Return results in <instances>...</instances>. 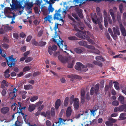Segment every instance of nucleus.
Wrapping results in <instances>:
<instances>
[{
  "mask_svg": "<svg viewBox=\"0 0 126 126\" xmlns=\"http://www.w3.org/2000/svg\"><path fill=\"white\" fill-rule=\"evenodd\" d=\"M98 106H97L96 105H95L93 107V109L92 110H90V111L91 112V113H92L93 115H94L95 112L96 111L98 110Z\"/></svg>",
  "mask_w": 126,
  "mask_h": 126,
  "instance_id": "obj_25",
  "label": "nucleus"
},
{
  "mask_svg": "<svg viewBox=\"0 0 126 126\" xmlns=\"http://www.w3.org/2000/svg\"><path fill=\"white\" fill-rule=\"evenodd\" d=\"M60 48L62 51H63L64 49L66 50L67 48V46L66 45L64 44L61 46V48Z\"/></svg>",
  "mask_w": 126,
  "mask_h": 126,
  "instance_id": "obj_43",
  "label": "nucleus"
},
{
  "mask_svg": "<svg viewBox=\"0 0 126 126\" xmlns=\"http://www.w3.org/2000/svg\"><path fill=\"white\" fill-rule=\"evenodd\" d=\"M87 46V47L89 49H90L93 50V51L95 48L94 47L90 45H86Z\"/></svg>",
  "mask_w": 126,
  "mask_h": 126,
  "instance_id": "obj_60",
  "label": "nucleus"
},
{
  "mask_svg": "<svg viewBox=\"0 0 126 126\" xmlns=\"http://www.w3.org/2000/svg\"><path fill=\"white\" fill-rule=\"evenodd\" d=\"M46 113V117L48 118V119L50 118V111L49 110H47V111Z\"/></svg>",
  "mask_w": 126,
  "mask_h": 126,
  "instance_id": "obj_40",
  "label": "nucleus"
},
{
  "mask_svg": "<svg viewBox=\"0 0 126 126\" xmlns=\"http://www.w3.org/2000/svg\"><path fill=\"white\" fill-rule=\"evenodd\" d=\"M93 63L96 65H98L100 67H102V64L101 62H98L96 61H94L93 62Z\"/></svg>",
  "mask_w": 126,
  "mask_h": 126,
  "instance_id": "obj_33",
  "label": "nucleus"
},
{
  "mask_svg": "<svg viewBox=\"0 0 126 126\" xmlns=\"http://www.w3.org/2000/svg\"><path fill=\"white\" fill-rule=\"evenodd\" d=\"M114 34V35L119 36L120 35V32L119 28L117 27H113L112 28Z\"/></svg>",
  "mask_w": 126,
  "mask_h": 126,
  "instance_id": "obj_16",
  "label": "nucleus"
},
{
  "mask_svg": "<svg viewBox=\"0 0 126 126\" xmlns=\"http://www.w3.org/2000/svg\"><path fill=\"white\" fill-rule=\"evenodd\" d=\"M85 92L84 90H82L81 92V97H85Z\"/></svg>",
  "mask_w": 126,
  "mask_h": 126,
  "instance_id": "obj_58",
  "label": "nucleus"
},
{
  "mask_svg": "<svg viewBox=\"0 0 126 126\" xmlns=\"http://www.w3.org/2000/svg\"><path fill=\"white\" fill-rule=\"evenodd\" d=\"M125 100L124 97L122 95H120L118 98V100L122 104H124Z\"/></svg>",
  "mask_w": 126,
  "mask_h": 126,
  "instance_id": "obj_22",
  "label": "nucleus"
},
{
  "mask_svg": "<svg viewBox=\"0 0 126 126\" xmlns=\"http://www.w3.org/2000/svg\"><path fill=\"white\" fill-rule=\"evenodd\" d=\"M2 47L5 49H7L9 47V46L8 45L5 43H3L2 45Z\"/></svg>",
  "mask_w": 126,
  "mask_h": 126,
  "instance_id": "obj_42",
  "label": "nucleus"
},
{
  "mask_svg": "<svg viewBox=\"0 0 126 126\" xmlns=\"http://www.w3.org/2000/svg\"><path fill=\"white\" fill-rule=\"evenodd\" d=\"M18 106L17 108V111L16 113H18L19 114L21 113L23 117L24 121H26V117L27 115L25 114L22 112V110L23 109L24 110H25L26 108V107L25 106L21 107L20 103V102H18Z\"/></svg>",
  "mask_w": 126,
  "mask_h": 126,
  "instance_id": "obj_2",
  "label": "nucleus"
},
{
  "mask_svg": "<svg viewBox=\"0 0 126 126\" xmlns=\"http://www.w3.org/2000/svg\"><path fill=\"white\" fill-rule=\"evenodd\" d=\"M99 84L97 83L95 85L94 88V91L95 94L97 95L98 93V91L99 89Z\"/></svg>",
  "mask_w": 126,
  "mask_h": 126,
  "instance_id": "obj_18",
  "label": "nucleus"
},
{
  "mask_svg": "<svg viewBox=\"0 0 126 126\" xmlns=\"http://www.w3.org/2000/svg\"><path fill=\"white\" fill-rule=\"evenodd\" d=\"M21 122L18 120L15 122V126H21Z\"/></svg>",
  "mask_w": 126,
  "mask_h": 126,
  "instance_id": "obj_51",
  "label": "nucleus"
},
{
  "mask_svg": "<svg viewBox=\"0 0 126 126\" xmlns=\"http://www.w3.org/2000/svg\"><path fill=\"white\" fill-rule=\"evenodd\" d=\"M73 105L74 108L75 110H78L79 109V105L78 98H75Z\"/></svg>",
  "mask_w": 126,
  "mask_h": 126,
  "instance_id": "obj_9",
  "label": "nucleus"
},
{
  "mask_svg": "<svg viewBox=\"0 0 126 126\" xmlns=\"http://www.w3.org/2000/svg\"><path fill=\"white\" fill-rule=\"evenodd\" d=\"M38 107L37 108V110L40 111H41L43 109L44 107V105H41L40 106H38Z\"/></svg>",
  "mask_w": 126,
  "mask_h": 126,
  "instance_id": "obj_46",
  "label": "nucleus"
},
{
  "mask_svg": "<svg viewBox=\"0 0 126 126\" xmlns=\"http://www.w3.org/2000/svg\"><path fill=\"white\" fill-rule=\"evenodd\" d=\"M58 29V24H56L55 25V26L54 27V29L55 31V34L54 36V38H56L57 36L58 37H59V38H60V36H58V35H57V31H56V30Z\"/></svg>",
  "mask_w": 126,
  "mask_h": 126,
  "instance_id": "obj_24",
  "label": "nucleus"
},
{
  "mask_svg": "<svg viewBox=\"0 0 126 126\" xmlns=\"http://www.w3.org/2000/svg\"><path fill=\"white\" fill-rule=\"evenodd\" d=\"M75 99L74 95H73L71 96L69 99V103L70 105L72 104L73 102H74Z\"/></svg>",
  "mask_w": 126,
  "mask_h": 126,
  "instance_id": "obj_35",
  "label": "nucleus"
},
{
  "mask_svg": "<svg viewBox=\"0 0 126 126\" xmlns=\"http://www.w3.org/2000/svg\"><path fill=\"white\" fill-rule=\"evenodd\" d=\"M75 61L74 60H70L69 61L67 67L69 68H72L74 64Z\"/></svg>",
  "mask_w": 126,
  "mask_h": 126,
  "instance_id": "obj_21",
  "label": "nucleus"
},
{
  "mask_svg": "<svg viewBox=\"0 0 126 126\" xmlns=\"http://www.w3.org/2000/svg\"><path fill=\"white\" fill-rule=\"evenodd\" d=\"M24 88L26 90L32 89V86L31 85H24Z\"/></svg>",
  "mask_w": 126,
  "mask_h": 126,
  "instance_id": "obj_30",
  "label": "nucleus"
},
{
  "mask_svg": "<svg viewBox=\"0 0 126 126\" xmlns=\"http://www.w3.org/2000/svg\"><path fill=\"white\" fill-rule=\"evenodd\" d=\"M9 109L8 107H5L2 108L0 110V112L2 113L5 114L8 113Z\"/></svg>",
  "mask_w": 126,
  "mask_h": 126,
  "instance_id": "obj_11",
  "label": "nucleus"
},
{
  "mask_svg": "<svg viewBox=\"0 0 126 126\" xmlns=\"http://www.w3.org/2000/svg\"><path fill=\"white\" fill-rule=\"evenodd\" d=\"M119 83L117 82H115V83L114 84V87L115 89L117 90H118L119 89V87L118 85Z\"/></svg>",
  "mask_w": 126,
  "mask_h": 126,
  "instance_id": "obj_49",
  "label": "nucleus"
},
{
  "mask_svg": "<svg viewBox=\"0 0 126 126\" xmlns=\"http://www.w3.org/2000/svg\"><path fill=\"white\" fill-rule=\"evenodd\" d=\"M87 1V0H74V1H75L77 4L79 3L83 4Z\"/></svg>",
  "mask_w": 126,
  "mask_h": 126,
  "instance_id": "obj_29",
  "label": "nucleus"
},
{
  "mask_svg": "<svg viewBox=\"0 0 126 126\" xmlns=\"http://www.w3.org/2000/svg\"><path fill=\"white\" fill-rule=\"evenodd\" d=\"M60 11V8L58 10L57 12L56 13L54 14L53 19L55 20L56 19L57 20H59L63 21V17L61 16V15L59 14Z\"/></svg>",
  "mask_w": 126,
  "mask_h": 126,
  "instance_id": "obj_3",
  "label": "nucleus"
},
{
  "mask_svg": "<svg viewBox=\"0 0 126 126\" xmlns=\"http://www.w3.org/2000/svg\"><path fill=\"white\" fill-rule=\"evenodd\" d=\"M53 20L52 16V15H48L44 18V22H46L48 21L50 23H51V20Z\"/></svg>",
  "mask_w": 126,
  "mask_h": 126,
  "instance_id": "obj_14",
  "label": "nucleus"
},
{
  "mask_svg": "<svg viewBox=\"0 0 126 126\" xmlns=\"http://www.w3.org/2000/svg\"><path fill=\"white\" fill-rule=\"evenodd\" d=\"M31 68L29 66H27L25 67L23 69V71L24 72H26L29 70Z\"/></svg>",
  "mask_w": 126,
  "mask_h": 126,
  "instance_id": "obj_38",
  "label": "nucleus"
},
{
  "mask_svg": "<svg viewBox=\"0 0 126 126\" xmlns=\"http://www.w3.org/2000/svg\"><path fill=\"white\" fill-rule=\"evenodd\" d=\"M107 19L108 20L110 24L112 23V21L110 17H107V16H105L104 18V23L105 27H107L108 26V22Z\"/></svg>",
  "mask_w": 126,
  "mask_h": 126,
  "instance_id": "obj_7",
  "label": "nucleus"
},
{
  "mask_svg": "<svg viewBox=\"0 0 126 126\" xmlns=\"http://www.w3.org/2000/svg\"><path fill=\"white\" fill-rule=\"evenodd\" d=\"M4 29L6 31L8 32L9 31H11L12 29L8 25H7L4 26Z\"/></svg>",
  "mask_w": 126,
  "mask_h": 126,
  "instance_id": "obj_36",
  "label": "nucleus"
},
{
  "mask_svg": "<svg viewBox=\"0 0 126 126\" xmlns=\"http://www.w3.org/2000/svg\"><path fill=\"white\" fill-rule=\"evenodd\" d=\"M73 16L77 21H79V19L78 18L76 14L73 13L72 14Z\"/></svg>",
  "mask_w": 126,
  "mask_h": 126,
  "instance_id": "obj_50",
  "label": "nucleus"
},
{
  "mask_svg": "<svg viewBox=\"0 0 126 126\" xmlns=\"http://www.w3.org/2000/svg\"><path fill=\"white\" fill-rule=\"evenodd\" d=\"M25 5L27 6V8L28 9H30L33 6V4L32 2H27L25 3Z\"/></svg>",
  "mask_w": 126,
  "mask_h": 126,
  "instance_id": "obj_20",
  "label": "nucleus"
},
{
  "mask_svg": "<svg viewBox=\"0 0 126 126\" xmlns=\"http://www.w3.org/2000/svg\"><path fill=\"white\" fill-rule=\"evenodd\" d=\"M54 10V8L52 7V5H49L48 8L49 12H52Z\"/></svg>",
  "mask_w": 126,
  "mask_h": 126,
  "instance_id": "obj_45",
  "label": "nucleus"
},
{
  "mask_svg": "<svg viewBox=\"0 0 126 126\" xmlns=\"http://www.w3.org/2000/svg\"><path fill=\"white\" fill-rule=\"evenodd\" d=\"M38 96H32L30 98V101L32 102H33L37 100L38 98Z\"/></svg>",
  "mask_w": 126,
  "mask_h": 126,
  "instance_id": "obj_34",
  "label": "nucleus"
},
{
  "mask_svg": "<svg viewBox=\"0 0 126 126\" xmlns=\"http://www.w3.org/2000/svg\"><path fill=\"white\" fill-rule=\"evenodd\" d=\"M26 46H24L21 48V51L23 52L26 51Z\"/></svg>",
  "mask_w": 126,
  "mask_h": 126,
  "instance_id": "obj_59",
  "label": "nucleus"
},
{
  "mask_svg": "<svg viewBox=\"0 0 126 126\" xmlns=\"http://www.w3.org/2000/svg\"><path fill=\"white\" fill-rule=\"evenodd\" d=\"M61 100L60 99H58L56 101L55 104V107L56 110L58 109L61 105Z\"/></svg>",
  "mask_w": 126,
  "mask_h": 126,
  "instance_id": "obj_19",
  "label": "nucleus"
},
{
  "mask_svg": "<svg viewBox=\"0 0 126 126\" xmlns=\"http://www.w3.org/2000/svg\"><path fill=\"white\" fill-rule=\"evenodd\" d=\"M92 19L93 22L95 23H97V22L98 23L99 21V19L97 18L95 13L93 16H92Z\"/></svg>",
  "mask_w": 126,
  "mask_h": 126,
  "instance_id": "obj_13",
  "label": "nucleus"
},
{
  "mask_svg": "<svg viewBox=\"0 0 126 126\" xmlns=\"http://www.w3.org/2000/svg\"><path fill=\"white\" fill-rule=\"evenodd\" d=\"M57 49V46L55 45H54L51 46H49L48 47V53L50 55H52L53 53V51H55Z\"/></svg>",
  "mask_w": 126,
  "mask_h": 126,
  "instance_id": "obj_6",
  "label": "nucleus"
},
{
  "mask_svg": "<svg viewBox=\"0 0 126 126\" xmlns=\"http://www.w3.org/2000/svg\"><path fill=\"white\" fill-rule=\"evenodd\" d=\"M79 44L81 46H85V45H86V44H87V43L86 42L82 41H79L78 42Z\"/></svg>",
  "mask_w": 126,
  "mask_h": 126,
  "instance_id": "obj_41",
  "label": "nucleus"
},
{
  "mask_svg": "<svg viewBox=\"0 0 126 126\" xmlns=\"http://www.w3.org/2000/svg\"><path fill=\"white\" fill-rule=\"evenodd\" d=\"M126 114L125 113H122L120 114L119 118L122 120H125L126 119V117L124 116H125Z\"/></svg>",
  "mask_w": 126,
  "mask_h": 126,
  "instance_id": "obj_37",
  "label": "nucleus"
},
{
  "mask_svg": "<svg viewBox=\"0 0 126 126\" xmlns=\"http://www.w3.org/2000/svg\"><path fill=\"white\" fill-rule=\"evenodd\" d=\"M55 109L53 107H52L50 110V115L52 116H54L55 115Z\"/></svg>",
  "mask_w": 126,
  "mask_h": 126,
  "instance_id": "obj_32",
  "label": "nucleus"
},
{
  "mask_svg": "<svg viewBox=\"0 0 126 126\" xmlns=\"http://www.w3.org/2000/svg\"><path fill=\"white\" fill-rule=\"evenodd\" d=\"M58 59L63 63H64L67 62L68 59L67 57H63L62 55H59L58 57Z\"/></svg>",
  "mask_w": 126,
  "mask_h": 126,
  "instance_id": "obj_12",
  "label": "nucleus"
},
{
  "mask_svg": "<svg viewBox=\"0 0 126 126\" xmlns=\"http://www.w3.org/2000/svg\"><path fill=\"white\" fill-rule=\"evenodd\" d=\"M36 106L34 104H30L29 106L28 110L30 112L33 111L35 109Z\"/></svg>",
  "mask_w": 126,
  "mask_h": 126,
  "instance_id": "obj_17",
  "label": "nucleus"
},
{
  "mask_svg": "<svg viewBox=\"0 0 126 126\" xmlns=\"http://www.w3.org/2000/svg\"><path fill=\"white\" fill-rule=\"evenodd\" d=\"M85 97H81V103L82 104H84L85 102Z\"/></svg>",
  "mask_w": 126,
  "mask_h": 126,
  "instance_id": "obj_54",
  "label": "nucleus"
},
{
  "mask_svg": "<svg viewBox=\"0 0 126 126\" xmlns=\"http://www.w3.org/2000/svg\"><path fill=\"white\" fill-rule=\"evenodd\" d=\"M13 35L14 37L16 39H18L19 37V35L18 33H14L13 34Z\"/></svg>",
  "mask_w": 126,
  "mask_h": 126,
  "instance_id": "obj_57",
  "label": "nucleus"
},
{
  "mask_svg": "<svg viewBox=\"0 0 126 126\" xmlns=\"http://www.w3.org/2000/svg\"><path fill=\"white\" fill-rule=\"evenodd\" d=\"M105 124L107 126H112L113 124L112 122L109 121H107L105 122Z\"/></svg>",
  "mask_w": 126,
  "mask_h": 126,
  "instance_id": "obj_56",
  "label": "nucleus"
},
{
  "mask_svg": "<svg viewBox=\"0 0 126 126\" xmlns=\"http://www.w3.org/2000/svg\"><path fill=\"white\" fill-rule=\"evenodd\" d=\"M90 92L91 95H93V94L94 92V87H92L91 88Z\"/></svg>",
  "mask_w": 126,
  "mask_h": 126,
  "instance_id": "obj_63",
  "label": "nucleus"
},
{
  "mask_svg": "<svg viewBox=\"0 0 126 126\" xmlns=\"http://www.w3.org/2000/svg\"><path fill=\"white\" fill-rule=\"evenodd\" d=\"M112 105L114 106H117L119 104V102L117 101H113L112 103Z\"/></svg>",
  "mask_w": 126,
  "mask_h": 126,
  "instance_id": "obj_47",
  "label": "nucleus"
},
{
  "mask_svg": "<svg viewBox=\"0 0 126 126\" xmlns=\"http://www.w3.org/2000/svg\"><path fill=\"white\" fill-rule=\"evenodd\" d=\"M75 35L77 37L81 39H84L88 38V36L86 34V33L83 32H77L76 33Z\"/></svg>",
  "mask_w": 126,
  "mask_h": 126,
  "instance_id": "obj_4",
  "label": "nucleus"
},
{
  "mask_svg": "<svg viewBox=\"0 0 126 126\" xmlns=\"http://www.w3.org/2000/svg\"><path fill=\"white\" fill-rule=\"evenodd\" d=\"M3 41L4 43H9V40L5 37H3Z\"/></svg>",
  "mask_w": 126,
  "mask_h": 126,
  "instance_id": "obj_55",
  "label": "nucleus"
},
{
  "mask_svg": "<svg viewBox=\"0 0 126 126\" xmlns=\"http://www.w3.org/2000/svg\"><path fill=\"white\" fill-rule=\"evenodd\" d=\"M75 10L79 16L80 18L82 19L83 18L82 10L78 7H76L75 9Z\"/></svg>",
  "mask_w": 126,
  "mask_h": 126,
  "instance_id": "obj_8",
  "label": "nucleus"
},
{
  "mask_svg": "<svg viewBox=\"0 0 126 126\" xmlns=\"http://www.w3.org/2000/svg\"><path fill=\"white\" fill-rule=\"evenodd\" d=\"M120 111H122L126 108V104H123L119 106Z\"/></svg>",
  "mask_w": 126,
  "mask_h": 126,
  "instance_id": "obj_31",
  "label": "nucleus"
},
{
  "mask_svg": "<svg viewBox=\"0 0 126 126\" xmlns=\"http://www.w3.org/2000/svg\"><path fill=\"white\" fill-rule=\"evenodd\" d=\"M74 50L75 52L78 54H81L83 52V51L82 50L78 48H74Z\"/></svg>",
  "mask_w": 126,
  "mask_h": 126,
  "instance_id": "obj_28",
  "label": "nucleus"
},
{
  "mask_svg": "<svg viewBox=\"0 0 126 126\" xmlns=\"http://www.w3.org/2000/svg\"><path fill=\"white\" fill-rule=\"evenodd\" d=\"M93 53H95L97 54H99L100 53V51L99 50L97 49H95V48L93 50Z\"/></svg>",
  "mask_w": 126,
  "mask_h": 126,
  "instance_id": "obj_61",
  "label": "nucleus"
},
{
  "mask_svg": "<svg viewBox=\"0 0 126 126\" xmlns=\"http://www.w3.org/2000/svg\"><path fill=\"white\" fill-rule=\"evenodd\" d=\"M69 102V98L68 97H67L64 100V106L66 107L68 105Z\"/></svg>",
  "mask_w": 126,
  "mask_h": 126,
  "instance_id": "obj_39",
  "label": "nucleus"
},
{
  "mask_svg": "<svg viewBox=\"0 0 126 126\" xmlns=\"http://www.w3.org/2000/svg\"><path fill=\"white\" fill-rule=\"evenodd\" d=\"M95 59L96 61L99 62H104L105 61L103 57L101 56H98L96 57Z\"/></svg>",
  "mask_w": 126,
  "mask_h": 126,
  "instance_id": "obj_27",
  "label": "nucleus"
},
{
  "mask_svg": "<svg viewBox=\"0 0 126 126\" xmlns=\"http://www.w3.org/2000/svg\"><path fill=\"white\" fill-rule=\"evenodd\" d=\"M120 29L121 33L123 36H126V31L124 26L121 24H120Z\"/></svg>",
  "mask_w": 126,
  "mask_h": 126,
  "instance_id": "obj_10",
  "label": "nucleus"
},
{
  "mask_svg": "<svg viewBox=\"0 0 126 126\" xmlns=\"http://www.w3.org/2000/svg\"><path fill=\"white\" fill-rule=\"evenodd\" d=\"M16 94H15L14 92H12L10 93L9 97L11 99H13L16 97Z\"/></svg>",
  "mask_w": 126,
  "mask_h": 126,
  "instance_id": "obj_26",
  "label": "nucleus"
},
{
  "mask_svg": "<svg viewBox=\"0 0 126 126\" xmlns=\"http://www.w3.org/2000/svg\"><path fill=\"white\" fill-rule=\"evenodd\" d=\"M43 103V101L41 100L40 101H38L35 104V105L37 107L38 106H40Z\"/></svg>",
  "mask_w": 126,
  "mask_h": 126,
  "instance_id": "obj_48",
  "label": "nucleus"
},
{
  "mask_svg": "<svg viewBox=\"0 0 126 126\" xmlns=\"http://www.w3.org/2000/svg\"><path fill=\"white\" fill-rule=\"evenodd\" d=\"M68 38V39L70 40H74L78 39L75 36L69 37Z\"/></svg>",
  "mask_w": 126,
  "mask_h": 126,
  "instance_id": "obj_52",
  "label": "nucleus"
},
{
  "mask_svg": "<svg viewBox=\"0 0 126 126\" xmlns=\"http://www.w3.org/2000/svg\"><path fill=\"white\" fill-rule=\"evenodd\" d=\"M39 45L41 47H42L44 46L46 44V43L45 42L41 41L39 43Z\"/></svg>",
  "mask_w": 126,
  "mask_h": 126,
  "instance_id": "obj_44",
  "label": "nucleus"
},
{
  "mask_svg": "<svg viewBox=\"0 0 126 126\" xmlns=\"http://www.w3.org/2000/svg\"><path fill=\"white\" fill-rule=\"evenodd\" d=\"M76 65H75V68L78 70L80 71L81 69V68H85V66L82 63L79 62H77L76 63ZM85 71L86 72L88 70V69L86 68Z\"/></svg>",
  "mask_w": 126,
  "mask_h": 126,
  "instance_id": "obj_5",
  "label": "nucleus"
},
{
  "mask_svg": "<svg viewBox=\"0 0 126 126\" xmlns=\"http://www.w3.org/2000/svg\"><path fill=\"white\" fill-rule=\"evenodd\" d=\"M32 60V58L30 57H29L27 58L26 60L25 61V62L26 63H28L30 62Z\"/></svg>",
  "mask_w": 126,
  "mask_h": 126,
  "instance_id": "obj_53",
  "label": "nucleus"
},
{
  "mask_svg": "<svg viewBox=\"0 0 126 126\" xmlns=\"http://www.w3.org/2000/svg\"><path fill=\"white\" fill-rule=\"evenodd\" d=\"M43 31L42 30H40L38 32V34L37 35V36L38 37H40L43 34Z\"/></svg>",
  "mask_w": 126,
  "mask_h": 126,
  "instance_id": "obj_62",
  "label": "nucleus"
},
{
  "mask_svg": "<svg viewBox=\"0 0 126 126\" xmlns=\"http://www.w3.org/2000/svg\"><path fill=\"white\" fill-rule=\"evenodd\" d=\"M12 5L11 6L13 9H20L22 8L23 10L24 9V7H22L20 2L17 0H12Z\"/></svg>",
  "mask_w": 126,
  "mask_h": 126,
  "instance_id": "obj_1",
  "label": "nucleus"
},
{
  "mask_svg": "<svg viewBox=\"0 0 126 126\" xmlns=\"http://www.w3.org/2000/svg\"><path fill=\"white\" fill-rule=\"evenodd\" d=\"M110 14L111 15L113 20V22H115V19L114 15V12L112 9H111L110 10Z\"/></svg>",
  "mask_w": 126,
  "mask_h": 126,
  "instance_id": "obj_23",
  "label": "nucleus"
},
{
  "mask_svg": "<svg viewBox=\"0 0 126 126\" xmlns=\"http://www.w3.org/2000/svg\"><path fill=\"white\" fill-rule=\"evenodd\" d=\"M72 113V110L71 108L68 107L67 109L66 112V116L67 117H68L71 116Z\"/></svg>",
  "mask_w": 126,
  "mask_h": 126,
  "instance_id": "obj_15",
  "label": "nucleus"
},
{
  "mask_svg": "<svg viewBox=\"0 0 126 126\" xmlns=\"http://www.w3.org/2000/svg\"><path fill=\"white\" fill-rule=\"evenodd\" d=\"M46 124L47 126H50L51 123L49 121L47 120L46 121Z\"/></svg>",
  "mask_w": 126,
  "mask_h": 126,
  "instance_id": "obj_64",
  "label": "nucleus"
}]
</instances>
